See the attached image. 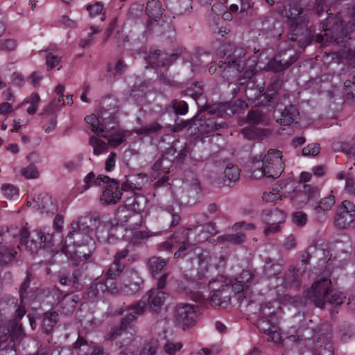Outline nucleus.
I'll return each instance as SVG.
<instances>
[{
    "label": "nucleus",
    "instance_id": "25",
    "mask_svg": "<svg viewBox=\"0 0 355 355\" xmlns=\"http://www.w3.org/2000/svg\"><path fill=\"white\" fill-rule=\"evenodd\" d=\"M125 266V264H120L112 261V265L105 275L104 281L108 284L112 283L114 287H117L115 279L120 276L121 277Z\"/></svg>",
    "mask_w": 355,
    "mask_h": 355
},
{
    "label": "nucleus",
    "instance_id": "10",
    "mask_svg": "<svg viewBox=\"0 0 355 355\" xmlns=\"http://www.w3.org/2000/svg\"><path fill=\"white\" fill-rule=\"evenodd\" d=\"M190 230H184L173 236V242L166 241L160 245V250L171 251L173 248L178 247V250L174 254L175 258L184 257L194 249V245L190 242Z\"/></svg>",
    "mask_w": 355,
    "mask_h": 355
},
{
    "label": "nucleus",
    "instance_id": "47",
    "mask_svg": "<svg viewBox=\"0 0 355 355\" xmlns=\"http://www.w3.org/2000/svg\"><path fill=\"white\" fill-rule=\"evenodd\" d=\"M184 92L186 95L190 96L195 99L198 105H200L199 101L203 100L202 98V88L198 83H196L193 86L187 88Z\"/></svg>",
    "mask_w": 355,
    "mask_h": 355
},
{
    "label": "nucleus",
    "instance_id": "62",
    "mask_svg": "<svg viewBox=\"0 0 355 355\" xmlns=\"http://www.w3.org/2000/svg\"><path fill=\"white\" fill-rule=\"evenodd\" d=\"M78 302V297L77 296L69 297L68 294L64 296L61 302V304H70V307H68L66 310V314L71 313L74 311L76 305L77 304Z\"/></svg>",
    "mask_w": 355,
    "mask_h": 355
},
{
    "label": "nucleus",
    "instance_id": "9",
    "mask_svg": "<svg viewBox=\"0 0 355 355\" xmlns=\"http://www.w3.org/2000/svg\"><path fill=\"white\" fill-rule=\"evenodd\" d=\"M223 54L225 60L218 64L219 73L226 70L239 73L245 68L246 50L244 48L227 43L224 45Z\"/></svg>",
    "mask_w": 355,
    "mask_h": 355
},
{
    "label": "nucleus",
    "instance_id": "2",
    "mask_svg": "<svg viewBox=\"0 0 355 355\" xmlns=\"http://www.w3.org/2000/svg\"><path fill=\"white\" fill-rule=\"evenodd\" d=\"M301 8L296 1H291L287 6H285L282 15L286 18L289 24L291 33L289 39L293 42H297L298 45L304 49L311 43L310 32L307 28L309 19L306 16L300 17L302 13Z\"/></svg>",
    "mask_w": 355,
    "mask_h": 355
},
{
    "label": "nucleus",
    "instance_id": "16",
    "mask_svg": "<svg viewBox=\"0 0 355 355\" xmlns=\"http://www.w3.org/2000/svg\"><path fill=\"white\" fill-rule=\"evenodd\" d=\"M118 292V287H114L112 283L107 284L103 279L92 284L85 292L84 297L87 301L94 302L101 299L105 293L115 294Z\"/></svg>",
    "mask_w": 355,
    "mask_h": 355
},
{
    "label": "nucleus",
    "instance_id": "59",
    "mask_svg": "<svg viewBox=\"0 0 355 355\" xmlns=\"http://www.w3.org/2000/svg\"><path fill=\"white\" fill-rule=\"evenodd\" d=\"M1 189L3 192L4 196L8 198L11 199L19 196L18 188L12 184H3L1 187Z\"/></svg>",
    "mask_w": 355,
    "mask_h": 355
},
{
    "label": "nucleus",
    "instance_id": "55",
    "mask_svg": "<svg viewBox=\"0 0 355 355\" xmlns=\"http://www.w3.org/2000/svg\"><path fill=\"white\" fill-rule=\"evenodd\" d=\"M334 198L333 196L326 197L322 198L318 205L315 207L316 213H320V211H329L334 205Z\"/></svg>",
    "mask_w": 355,
    "mask_h": 355
},
{
    "label": "nucleus",
    "instance_id": "23",
    "mask_svg": "<svg viewBox=\"0 0 355 355\" xmlns=\"http://www.w3.org/2000/svg\"><path fill=\"white\" fill-rule=\"evenodd\" d=\"M318 193L316 187H311L310 185H304V191H295V195L291 198L293 202L298 206L303 205L309 197H314Z\"/></svg>",
    "mask_w": 355,
    "mask_h": 355
},
{
    "label": "nucleus",
    "instance_id": "22",
    "mask_svg": "<svg viewBox=\"0 0 355 355\" xmlns=\"http://www.w3.org/2000/svg\"><path fill=\"white\" fill-rule=\"evenodd\" d=\"M334 224L340 229L354 227L355 225V213H347L338 209L335 215Z\"/></svg>",
    "mask_w": 355,
    "mask_h": 355
},
{
    "label": "nucleus",
    "instance_id": "20",
    "mask_svg": "<svg viewBox=\"0 0 355 355\" xmlns=\"http://www.w3.org/2000/svg\"><path fill=\"white\" fill-rule=\"evenodd\" d=\"M213 257L208 252H203L198 255V267L196 278L203 281L210 276V268L212 266Z\"/></svg>",
    "mask_w": 355,
    "mask_h": 355
},
{
    "label": "nucleus",
    "instance_id": "56",
    "mask_svg": "<svg viewBox=\"0 0 355 355\" xmlns=\"http://www.w3.org/2000/svg\"><path fill=\"white\" fill-rule=\"evenodd\" d=\"M21 173L26 179H36L39 176L37 167L33 164H29L21 168Z\"/></svg>",
    "mask_w": 355,
    "mask_h": 355
},
{
    "label": "nucleus",
    "instance_id": "6",
    "mask_svg": "<svg viewBox=\"0 0 355 355\" xmlns=\"http://www.w3.org/2000/svg\"><path fill=\"white\" fill-rule=\"evenodd\" d=\"M331 281L327 277H320L312 285L308 297L319 308L326 303L338 306L344 302L345 296L340 292L331 288Z\"/></svg>",
    "mask_w": 355,
    "mask_h": 355
},
{
    "label": "nucleus",
    "instance_id": "42",
    "mask_svg": "<svg viewBox=\"0 0 355 355\" xmlns=\"http://www.w3.org/2000/svg\"><path fill=\"white\" fill-rule=\"evenodd\" d=\"M65 105V101L63 98H59L58 100H52L46 107L43 109V114H53L59 111L62 106Z\"/></svg>",
    "mask_w": 355,
    "mask_h": 355
},
{
    "label": "nucleus",
    "instance_id": "50",
    "mask_svg": "<svg viewBox=\"0 0 355 355\" xmlns=\"http://www.w3.org/2000/svg\"><path fill=\"white\" fill-rule=\"evenodd\" d=\"M171 105L176 114L184 115L188 112V104L184 101L174 99Z\"/></svg>",
    "mask_w": 355,
    "mask_h": 355
},
{
    "label": "nucleus",
    "instance_id": "57",
    "mask_svg": "<svg viewBox=\"0 0 355 355\" xmlns=\"http://www.w3.org/2000/svg\"><path fill=\"white\" fill-rule=\"evenodd\" d=\"M263 120V113L259 110H252L248 112V122L254 125L261 123Z\"/></svg>",
    "mask_w": 355,
    "mask_h": 355
},
{
    "label": "nucleus",
    "instance_id": "11",
    "mask_svg": "<svg viewBox=\"0 0 355 355\" xmlns=\"http://www.w3.org/2000/svg\"><path fill=\"white\" fill-rule=\"evenodd\" d=\"M101 184H105L107 187L100 198L101 201L105 205L116 204L122 196L119 182L108 176L99 175L95 180V184L101 185Z\"/></svg>",
    "mask_w": 355,
    "mask_h": 355
},
{
    "label": "nucleus",
    "instance_id": "32",
    "mask_svg": "<svg viewBox=\"0 0 355 355\" xmlns=\"http://www.w3.org/2000/svg\"><path fill=\"white\" fill-rule=\"evenodd\" d=\"M58 320V313L56 311L46 312L43 315L42 324L44 332L46 334H50Z\"/></svg>",
    "mask_w": 355,
    "mask_h": 355
},
{
    "label": "nucleus",
    "instance_id": "27",
    "mask_svg": "<svg viewBox=\"0 0 355 355\" xmlns=\"http://www.w3.org/2000/svg\"><path fill=\"white\" fill-rule=\"evenodd\" d=\"M306 268L301 271L295 267H291L285 275L284 284L286 286H291L294 288H298L300 285V277Z\"/></svg>",
    "mask_w": 355,
    "mask_h": 355
},
{
    "label": "nucleus",
    "instance_id": "37",
    "mask_svg": "<svg viewBox=\"0 0 355 355\" xmlns=\"http://www.w3.org/2000/svg\"><path fill=\"white\" fill-rule=\"evenodd\" d=\"M17 254L15 249L10 248L3 245L0 250V265L7 266L11 263Z\"/></svg>",
    "mask_w": 355,
    "mask_h": 355
},
{
    "label": "nucleus",
    "instance_id": "46",
    "mask_svg": "<svg viewBox=\"0 0 355 355\" xmlns=\"http://www.w3.org/2000/svg\"><path fill=\"white\" fill-rule=\"evenodd\" d=\"M282 271V266L280 264L273 263L272 261H267L263 267V272L265 275L271 278L279 275Z\"/></svg>",
    "mask_w": 355,
    "mask_h": 355
},
{
    "label": "nucleus",
    "instance_id": "38",
    "mask_svg": "<svg viewBox=\"0 0 355 355\" xmlns=\"http://www.w3.org/2000/svg\"><path fill=\"white\" fill-rule=\"evenodd\" d=\"M162 125H160L157 122H153L149 123L148 125L141 127L139 128H135L132 130V132L138 135H150L153 134L157 133L161 130Z\"/></svg>",
    "mask_w": 355,
    "mask_h": 355
},
{
    "label": "nucleus",
    "instance_id": "48",
    "mask_svg": "<svg viewBox=\"0 0 355 355\" xmlns=\"http://www.w3.org/2000/svg\"><path fill=\"white\" fill-rule=\"evenodd\" d=\"M222 241H227L232 244H241L245 240V235L243 233H236L233 234H225L218 237Z\"/></svg>",
    "mask_w": 355,
    "mask_h": 355
},
{
    "label": "nucleus",
    "instance_id": "45",
    "mask_svg": "<svg viewBox=\"0 0 355 355\" xmlns=\"http://www.w3.org/2000/svg\"><path fill=\"white\" fill-rule=\"evenodd\" d=\"M249 288V285H245L243 283L240 282L238 280L237 282L234 284L231 283L230 285V291H233L236 293L238 294V298L240 302H242L245 298H246L247 292Z\"/></svg>",
    "mask_w": 355,
    "mask_h": 355
},
{
    "label": "nucleus",
    "instance_id": "41",
    "mask_svg": "<svg viewBox=\"0 0 355 355\" xmlns=\"http://www.w3.org/2000/svg\"><path fill=\"white\" fill-rule=\"evenodd\" d=\"M89 144L93 147L94 153L96 155L105 152L108 148V142L106 143L96 136H92L89 138Z\"/></svg>",
    "mask_w": 355,
    "mask_h": 355
},
{
    "label": "nucleus",
    "instance_id": "7",
    "mask_svg": "<svg viewBox=\"0 0 355 355\" xmlns=\"http://www.w3.org/2000/svg\"><path fill=\"white\" fill-rule=\"evenodd\" d=\"M231 279L223 275L216 276L208 283L209 297L206 300L215 309H226L231 305Z\"/></svg>",
    "mask_w": 355,
    "mask_h": 355
},
{
    "label": "nucleus",
    "instance_id": "52",
    "mask_svg": "<svg viewBox=\"0 0 355 355\" xmlns=\"http://www.w3.org/2000/svg\"><path fill=\"white\" fill-rule=\"evenodd\" d=\"M224 175L228 180L236 182L240 178V170L236 165L227 166L224 171Z\"/></svg>",
    "mask_w": 355,
    "mask_h": 355
},
{
    "label": "nucleus",
    "instance_id": "53",
    "mask_svg": "<svg viewBox=\"0 0 355 355\" xmlns=\"http://www.w3.org/2000/svg\"><path fill=\"white\" fill-rule=\"evenodd\" d=\"M91 32L88 33L87 38L81 39L79 42V46L82 48H87L91 46L94 42V35L100 33L101 30L96 26H92L90 27Z\"/></svg>",
    "mask_w": 355,
    "mask_h": 355
},
{
    "label": "nucleus",
    "instance_id": "51",
    "mask_svg": "<svg viewBox=\"0 0 355 355\" xmlns=\"http://www.w3.org/2000/svg\"><path fill=\"white\" fill-rule=\"evenodd\" d=\"M182 347L181 342L174 343L171 340H167L163 345V350L167 355H175V353L180 351Z\"/></svg>",
    "mask_w": 355,
    "mask_h": 355
},
{
    "label": "nucleus",
    "instance_id": "58",
    "mask_svg": "<svg viewBox=\"0 0 355 355\" xmlns=\"http://www.w3.org/2000/svg\"><path fill=\"white\" fill-rule=\"evenodd\" d=\"M90 256V252L85 253L84 251L77 250L71 257L73 261L72 264L74 266H78L80 264L81 262L85 263L87 260H88Z\"/></svg>",
    "mask_w": 355,
    "mask_h": 355
},
{
    "label": "nucleus",
    "instance_id": "5",
    "mask_svg": "<svg viewBox=\"0 0 355 355\" xmlns=\"http://www.w3.org/2000/svg\"><path fill=\"white\" fill-rule=\"evenodd\" d=\"M330 9L327 12L329 15L325 21L322 24V30L328 31L324 35H317V41L322 42L324 40L328 42L335 43L338 45L345 46L348 41L351 40L350 34L352 33L355 24H347L343 26L340 13L334 16Z\"/></svg>",
    "mask_w": 355,
    "mask_h": 355
},
{
    "label": "nucleus",
    "instance_id": "13",
    "mask_svg": "<svg viewBox=\"0 0 355 355\" xmlns=\"http://www.w3.org/2000/svg\"><path fill=\"white\" fill-rule=\"evenodd\" d=\"M174 318L184 330L193 326L197 318V309L190 304H179L174 311Z\"/></svg>",
    "mask_w": 355,
    "mask_h": 355
},
{
    "label": "nucleus",
    "instance_id": "26",
    "mask_svg": "<svg viewBox=\"0 0 355 355\" xmlns=\"http://www.w3.org/2000/svg\"><path fill=\"white\" fill-rule=\"evenodd\" d=\"M38 209L42 214H53L57 211L58 207L55 200L50 196L45 195L39 197Z\"/></svg>",
    "mask_w": 355,
    "mask_h": 355
},
{
    "label": "nucleus",
    "instance_id": "63",
    "mask_svg": "<svg viewBox=\"0 0 355 355\" xmlns=\"http://www.w3.org/2000/svg\"><path fill=\"white\" fill-rule=\"evenodd\" d=\"M31 279V274L27 272L26 276L19 288V295L21 302H23L27 296V290L30 286Z\"/></svg>",
    "mask_w": 355,
    "mask_h": 355
},
{
    "label": "nucleus",
    "instance_id": "8",
    "mask_svg": "<svg viewBox=\"0 0 355 355\" xmlns=\"http://www.w3.org/2000/svg\"><path fill=\"white\" fill-rule=\"evenodd\" d=\"M104 103L107 107H103L97 117L94 114L87 116L85 121L89 125H91L92 131L94 132L98 136V133L103 131V128H107L109 124H116V114L120 108V105L116 99L108 98Z\"/></svg>",
    "mask_w": 355,
    "mask_h": 355
},
{
    "label": "nucleus",
    "instance_id": "14",
    "mask_svg": "<svg viewBox=\"0 0 355 355\" xmlns=\"http://www.w3.org/2000/svg\"><path fill=\"white\" fill-rule=\"evenodd\" d=\"M218 118H216L210 113H206L201 115L199 118L194 117L192 119L191 124L196 126L199 134L206 135L227 126L225 123L222 121L218 122Z\"/></svg>",
    "mask_w": 355,
    "mask_h": 355
},
{
    "label": "nucleus",
    "instance_id": "19",
    "mask_svg": "<svg viewBox=\"0 0 355 355\" xmlns=\"http://www.w3.org/2000/svg\"><path fill=\"white\" fill-rule=\"evenodd\" d=\"M114 125L109 124L107 128H103V131L98 133V137L107 139L109 146L116 147L125 140L126 131Z\"/></svg>",
    "mask_w": 355,
    "mask_h": 355
},
{
    "label": "nucleus",
    "instance_id": "35",
    "mask_svg": "<svg viewBox=\"0 0 355 355\" xmlns=\"http://www.w3.org/2000/svg\"><path fill=\"white\" fill-rule=\"evenodd\" d=\"M265 162L261 155L252 158V175L255 178H259L262 176H266V173L263 172L265 169Z\"/></svg>",
    "mask_w": 355,
    "mask_h": 355
},
{
    "label": "nucleus",
    "instance_id": "43",
    "mask_svg": "<svg viewBox=\"0 0 355 355\" xmlns=\"http://www.w3.org/2000/svg\"><path fill=\"white\" fill-rule=\"evenodd\" d=\"M40 102V97L39 94L37 93L34 92V93H32L31 95L30 96H28L21 103V105H24L25 103H29L30 106L27 109V112L29 114L33 115V114H35V112L38 108Z\"/></svg>",
    "mask_w": 355,
    "mask_h": 355
},
{
    "label": "nucleus",
    "instance_id": "12",
    "mask_svg": "<svg viewBox=\"0 0 355 355\" xmlns=\"http://www.w3.org/2000/svg\"><path fill=\"white\" fill-rule=\"evenodd\" d=\"M266 176L277 178L284 171V164L282 161V153L277 149H270L264 155Z\"/></svg>",
    "mask_w": 355,
    "mask_h": 355
},
{
    "label": "nucleus",
    "instance_id": "39",
    "mask_svg": "<svg viewBox=\"0 0 355 355\" xmlns=\"http://www.w3.org/2000/svg\"><path fill=\"white\" fill-rule=\"evenodd\" d=\"M146 61L153 67H164L166 63L164 59V53H162L160 50H155L150 52L146 58Z\"/></svg>",
    "mask_w": 355,
    "mask_h": 355
},
{
    "label": "nucleus",
    "instance_id": "49",
    "mask_svg": "<svg viewBox=\"0 0 355 355\" xmlns=\"http://www.w3.org/2000/svg\"><path fill=\"white\" fill-rule=\"evenodd\" d=\"M127 69V65L124 63L122 60H119L114 69H112L110 64L107 65V72L110 76L115 77L116 76L122 75Z\"/></svg>",
    "mask_w": 355,
    "mask_h": 355
},
{
    "label": "nucleus",
    "instance_id": "18",
    "mask_svg": "<svg viewBox=\"0 0 355 355\" xmlns=\"http://www.w3.org/2000/svg\"><path fill=\"white\" fill-rule=\"evenodd\" d=\"M41 232L42 229H36L29 233L26 227H22L19 232L20 244L25 245L31 254L37 252L41 248Z\"/></svg>",
    "mask_w": 355,
    "mask_h": 355
},
{
    "label": "nucleus",
    "instance_id": "3",
    "mask_svg": "<svg viewBox=\"0 0 355 355\" xmlns=\"http://www.w3.org/2000/svg\"><path fill=\"white\" fill-rule=\"evenodd\" d=\"M280 313L281 307L277 301L260 304L255 325L260 332L268 336V341L278 343L282 340L280 328L278 326Z\"/></svg>",
    "mask_w": 355,
    "mask_h": 355
},
{
    "label": "nucleus",
    "instance_id": "61",
    "mask_svg": "<svg viewBox=\"0 0 355 355\" xmlns=\"http://www.w3.org/2000/svg\"><path fill=\"white\" fill-rule=\"evenodd\" d=\"M293 223L298 227H303L307 223V216L302 211H296L292 214Z\"/></svg>",
    "mask_w": 355,
    "mask_h": 355
},
{
    "label": "nucleus",
    "instance_id": "29",
    "mask_svg": "<svg viewBox=\"0 0 355 355\" xmlns=\"http://www.w3.org/2000/svg\"><path fill=\"white\" fill-rule=\"evenodd\" d=\"M121 223L130 230H136L139 228L143 223V216L138 213H128L123 216Z\"/></svg>",
    "mask_w": 355,
    "mask_h": 355
},
{
    "label": "nucleus",
    "instance_id": "40",
    "mask_svg": "<svg viewBox=\"0 0 355 355\" xmlns=\"http://www.w3.org/2000/svg\"><path fill=\"white\" fill-rule=\"evenodd\" d=\"M286 218V214L283 211L277 209L271 210L265 217V222L281 225Z\"/></svg>",
    "mask_w": 355,
    "mask_h": 355
},
{
    "label": "nucleus",
    "instance_id": "17",
    "mask_svg": "<svg viewBox=\"0 0 355 355\" xmlns=\"http://www.w3.org/2000/svg\"><path fill=\"white\" fill-rule=\"evenodd\" d=\"M202 196V189L197 179L193 178L190 183H184L181 192L179 194V200L181 204L193 205L199 201Z\"/></svg>",
    "mask_w": 355,
    "mask_h": 355
},
{
    "label": "nucleus",
    "instance_id": "21",
    "mask_svg": "<svg viewBox=\"0 0 355 355\" xmlns=\"http://www.w3.org/2000/svg\"><path fill=\"white\" fill-rule=\"evenodd\" d=\"M280 113V117L277 119V122L284 125H289L293 123L299 115L297 108L293 105H289L282 109H277Z\"/></svg>",
    "mask_w": 355,
    "mask_h": 355
},
{
    "label": "nucleus",
    "instance_id": "30",
    "mask_svg": "<svg viewBox=\"0 0 355 355\" xmlns=\"http://www.w3.org/2000/svg\"><path fill=\"white\" fill-rule=\"evenodd\" d=\"M281 86L282 82L279 80H273L266 89L264 88L259 89V96L260 97L264 96L266 102H270L280 89Z\"/></svg>",
    "mask_w": 355,
    "mask_h": 355
},
{
    "label": "nucleus",
    "instance_id": "36",
    "mask_svg": "<svg viewBox=\"0 0 355 355\" xmlns=\"http://www.w3.org/2000/svg\"><path fill=\"white\" fill-rule=\"evenodd\" d=\"M147 199L141 195L134 194L132 202H127V207L134 211L135 213L140 214L146 207Z\"/></svg>",
    "mask_w": 355,
    "mask_h": 355
},
{
    "label": "nucleus",
    "instance_id": "24",
    "mask_svg": "<svg viewBox=\"0 0 355 355\" xmlns=\"http://www.w3.org/2000/svg\"><path fill=\"white\" fill-rule=\"evenodd\" d=\"M314 355H334L333 345L326 337L318 338L314 345Z\"/></svg>",
    "mask_w": 355,
    "mask_h": 355
},
{
    "label": "nucleus",
    "instance_id": "44",
    "mask_svg": "<svg viewBox=\"0 0 355 355\" xmlns=\"http://www.w3.org/2000/svg\"><path fill=\"white\" fill-rule=\"evenodd\" d=\"M242 135L248 139H262L263 131L254 127H246L241 130Z\"/></svg>",
    "mask_w": 355,
    "mask_h": 355
},
{
    "label": "nucleus",
    "instance_id": "4",
    "mask_svg": "<svg viewBox=\"0 0 355 355\" xmlns=\"http://www.w3.org/2000/svg\"><path fill=\"white\" fill-rule=\"evenodd\" d=\"M96 232V236L99 241L108 242V229L101 224L98 216L91 214L83 217L78 224V229L70 232L67 237H73L74 243L78 245H87L92 241V234Z\"/></svg>",
    "mask_w": 355,
    "mask_h": 355
},
{
    "label": "nucleus",
    "instance_id": "28",
    "mask_svg": "<svg viewBox=\"0 0 355 355\" xmlns=\"http://www.w3.org/2000/svg\"><path fill=\"white\" fill-rule=\"evenodd\" d=\"M166 161L167 160L165 159L160 158L157 159L151 167V176L155 179L159 178L162 173H164V175L157 182L156 184L160 185L164 184L168 180L166 175L168 173L169 168L167 166H163L164 162Z\"/></svg>",
    "mask_w": 355,
    "mask_h": 355
},
{
    "label": "nucleus",
    "instance_id": "33",
    "mask_svg": "<svg viewBox=\"0 0 355 355\" xmlns=\"http://www.w3.org/2000/svg\"><path fill=\"white\" fill-rule=\"evenodd\" d=\"M162 12L163 9L159 1L148 0L146 8V12L150 18L157 21L161 18Z\"/></svg>",
    "mask_w": 355,
    "mask_h": 355
},
{
    "label": "nucleus",
    "instance_id": "34",
    "mask_svg": "<svg viewBox=\"0 0 355 355\" xmlns=\"http://www.w3.org/2000/svg\"><path fill=\"white\" fill-rule=\"evenodd\" d=\"M166 264L167 261L166 259L158 257H150L147 261L148 269L154 277L159 274L166 267Z\"/></svg>",
    "mask_w": 355,
    "mask_h": 355
},
{
    "label": "nucleus",
    "instance_id": "31",
    "mask_svg": "<svg viewBox=\"0 0 355 355\" xmlns=\"http://www.w3.org/2000/svg\"><path fill=\"white\" fill-rule=\"evenodd\" d=\"M297 59L298 56L297 55L291 56L288 60L284 62L275 58L268 62V67L275 72L283 71L297 61Z\"/></svg>",
    "mask_w": 355,
    "mask_h": 355
},
{
    "label": "nucleus",
    "instance_id": "15",
    "mask_svg": "<svg viewBox=\"0 0 355 355\" xmlns=\"http://www.w3.org/2000/svg\"><path fill=\"white\" fill-rule=\"evenodd\" d=\"M120 291L126 295H133L139 291L143 282L138 271L134 268L125 270L120 278Z\"/></svg>",
    "mask_w": 355,
    "mask_h": 355
},
{
    "label": "nucleus",
    "instance_id": "1",
    "mask_svg": "<svg viewBox=\"0 0 355 355\" xmlns=\"http://www.w3.org/2000/svg\"><path fill=\"white\" fill-rule=\"evenodd\" d=\"M166 297V293L158 288H152L135 304L128 306L127 310L130 312L121 319L119 327L112 329L107 335V340H113L119 336L122 331L125 329L132 322L135 321L138 315H142L146 306L153 312H157L164 304Z\"/></svg>",
    "mask_w": 355,
    "mask_h": 355
},
{
    "label": "nucleus",
    "instance_id": "54",
    "mask_svg": "<svg viewBox=\"0 0 355 355\" xmlns=\"http://www.w3.org/2000/svg\"><path fill=\"white\" fill-rule=\"evenodd\" d=\"M158 349L157 340H152L146 344L142 347L139 355H157Z\"/></svg>",
    "mask_w": 355,
    "mask_h": 355
},
{
    "label": "nucleus",
    "instance_id": "60",
    "mask_svg": "<svg viewBox=\"0 0 355 355\" xmlns=\"http://www.w3.org/2000/svg\"><path fill=\"white\" fill-rule=\"evenodd\" d=\"M41 236H42V239H41V248H50L53 245V233H49L46 231V229L44 228L42 229Z\"/></svg>",
    "mask_w": 355,
    "mask_h": 355
},
{
    "label": "nucleus",
    "instance_id": "64",
    "mask_svg": "<svg viewBox=\"0 0 355 355\" xmlns=\"http://www.w3.org/2000/svg\"><path fill=\"white\" fill-rule=\"evenodd\" d=\"M320 149L318 144L313 143L302 149V155L304 156H315L320 153Z\"/></svg>",
    "mask_w": 355,
    "mask_h": 355
}]
</instances>
